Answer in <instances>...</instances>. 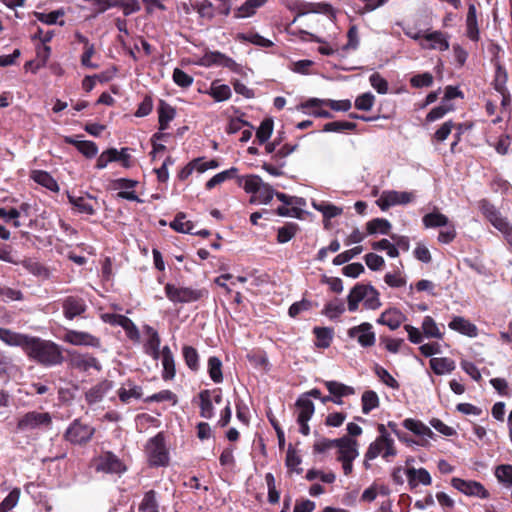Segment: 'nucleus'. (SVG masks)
<instances>
[{"instance_id": "obj_1", "label": "nucleus", "mask_w": 512, "mask_h": 512, "mask_svg": "<svg viewBox=\"0 0 512 512\" xmlns=\"http://www.w3.org/2000/svg\"><path fill=\"white\" fill-rule=\"evenodd\" d=\"M28 348L30 357L43 365H58L63 361L60 348L51 341L31 339Z\"/></svg>"}, {"instance_id": "obj_2", "label": "nucleus", "mask_w": 512, "mask_h": 512, "mask_svg": "<svg viewBox=\"0 0 512 512\" xmlns=\"http://www.w3.org/2000/svg\"><path fill=\"white\" fill-rule=\"evenodd\" d=\"M363 301L368 309L375 310L381 306L378 291L371 285L357 284L348 295L349 311H356L359 302Z\"/></svg>"}, {"instance_id": "obj_3", "label": "nucleus", "mask_w": 512, "mask_h": 512, "mask_svg": "<svg viewBox=\"0 0 512 512\" xmlns=\"http://www.w3.org/2000/svg\"><path fill=\"white\" fill-rule=\"evenodd\" d=\"M478 207L491 225L503 235L507 242L512 244V223L486 199L479 201Z\"/></svg>"}, {"instance_id": "obj_4", "label": "nucleus", "mask_w": 512, "mask_h": 512, "mask_svg": "<svg viewBox=\"0 0 512 512\" xmlns=\"http://www.w3.org/2000/svg\"><path fill=\"white\" fill-rule=\"evenodd\" d=\"M167 298L175 303L195 302L208 294L205 289H195L191 287H176L173 284L165 285Z\"/></svg>"}, {"instance_id": "obj_5", "label": "nucleus", "mask_w": 512, "mask_h": 512, "mask_svg": "<svg viewBox=\"0 0 512 512\" xmlns=\"http://www.w3.org/2000/svg\"><path fill=\"white\" fill-rule=\"evenodd\" d=\"M397 455V450L394 446V440L393 439H387L385 442L379 443V438H376L375 441H373L366 453H365V461L364 465L366 468H369L368 461L373 460L377 458L378 456H382L383 459L386 461H389L390 457H395Z\"/></svg>"}, {"instance_id": "obj_6", "label": "nucleus", "mask_w": 512, "mask_h": 512, "mask_svg": "<svg viewBox=\"0 0 512 512\" xmlns=\"http://www.w3.org/2000/svg\"><path fill=\"white\" fill-rule=\"evenodd\" d=\"M97 472L122 474L127 468L125 464L112 452H104L94 460Z\"/></svg>"}, {"instance_id": "obj_7", "label": "nucleus", "mask_w": 512, "mask_h": 512, "mask_svg": "<svg viewBox=\"0 0 512 512\" xmlns=\"http://www.w3.org/2000/svg\"><path fill=\"white\" fill-rule=\"evenodd\" d=\"M146 450L152 465L164 466L168 463V452L165 447L164 437L161 434L150 439Z\"/></svg>"}, {"instance_id": "obj_8", "label": "nucleus", "mask_w": 512, "mask_h": 512, "mask_svg": "<svg viewBox=\"0 0 512 512\" xmlns=\"http://www.w3.org/2000/svg\"><path fill=\"white\" fill-rule=\"evenodd\" d=\"M68 365L75 370H78L80 372H87L91 368L100 371L102 369L101 364L99 361L89 355V354H82L78 353L76 351H70L68 353Z\"/></svg>"}, {"instance_id": "obj_9", "label": "nucleus", "mask_w": 512, "mask_h": 512, "mask_svg": "<svg viewBox=\"0 0 512 512\" xmlns=\"http://www.w3.org/2000/svg\"><path fill=\"white\" fill-rule=\"evenodd\" d=\"M94 434V428L75 420L67 429L65 438L72 444H84L88 442Z\"/></svg>"}, {"instance_id": "obj_10", "label": "nucleus", "mask_w": 512, "mask_h": 512, "mask_svg": "<svg viewBox=\"0 0 512 512\" xmlns=\"http://www.w3.org/2000/svg\"><path fill=\"white\" fill-rule=\"evenodd\" d=\"M296 407L298 409L297 423L300 425V432L307 436L310 433L308 421L314 414V404L307 396H303L296 401Z\"/></svg>"}, {"instance_id": "obj_11", "label": "nucleus", "mask_w": 512, "mask_h": 512, "mask_svg": "<svg viewBox=\"0 0 512 512\" xmlns=\"http://www.w3.org/2000/svg\"><path fill=\"white\" fill-rule=\"evenodd\" d=\"M414 195L411 192L384 191L376 201L381 210L385 211L391 206L403 205L412 202Z\"/></svg>"}, {"instance_id": "obj_12", "label": "nucleus", "mask_w": 512, "mask_h": 512, "mask_svg": "<svg viewBox=\"0 0 512 512\" xmlns=\"http://www.w3.org/2000/svg\"><path fill=\"white\" fill-rule=\"evenodd\" d=\"M51 421L49 413L33 411L27 413L19 420L18 427L22 430H32L41 426L48 427Z\"/></svg>"}, {"instance_id": "obj_13", "label": "nucleus", "mask_w": 512, "mask_h": 512, "mask_svg": "<svg viewBox=\"0 0 512 512\" xmlns=\"http://www.w3.org/2000/svg\"><path fill=\"white\" fill-rule=\"evenodd\" d=\"M348 336L356 339L362 347H371L375 344V334L370 323H362L348 330Z\"/></svg>"}, {"instance_id": "obj_14", "label": "nucleus", "mask_w": 512, "mask_h": 512, "mask_svg": "<svg viewBox=\"0 0 512 512\" xmlns=\"http://www.w3.org/2000/svg\"><path fill=\"white\" fill-rule=\"evenodd\" d=\"M451 484L455 489L468 496L487 498L489 495L484 486L476 481H466L461 478H453L451 480Z\"/></svg>"}, {"instance_id": "obj_15", "label": "nucleus", "mask_w": 512, "mask_h": 512, "mask_svg": "<svg viewBox=\"0 0 512 512\" xmlns=\"http://www.w3.org/2000/svg\"><path fill=\"white\" fill-rule=\"evenodd\" d=\"M64 341L77 346L99 347V338L87 332L68 330L64 335Z\"/></svg>"}, {"instance_id": "obj_16", "label": "nucleus", "mask_w": 512, "mask_h": 512, "mask_svg": "<svg viewBox=\"0 0 512 512\" xmlns=\"http://www.w3.org/2000/svg\"><path fill=\"white\" fill-rule=\"evenodd\" d=\"M62 308L64 316L72 320L77 316H80L86 311V303L84 299L77 296H68L62 301Z\"/></svg>"}, {"instance_id": "obj_17", "label": "nucleus", "mask_w": 512, "mask_h": 512, "mask_svg": "<svg viewBox=\"0 0 512 512\" xmlns=\"http://www.w3.org/2000/svg\"><path fill=\"white\" fill-rule=\"evenodd\" d=\"M336 447L338 448L339 461L354 460L359 455L358 442L348 436L339 438Z\"/></svg>"}, {"instance_id": "obj_18", "label": "nucleus", "mask_w": 512, "mask_h": 512, "mask_svg": "<svg viewBox=\"0 0 512 512\" xmlns=\"http://www.w3.org/2000/svg\"><path fill=\"white\" fill-rule=\"evenodd\" d=\"M423 39L429 44L420 42V45L424 49H438L440 51H446L449 49V42L445 33L441 31H433L423 35Z\"/></svg>"}, {"instance_id": "obj_19", "label": "nucleus", "mask_w": 512, "mask_h": 512, "mask_svg": "<svg viewBox=\"0 0 512 512\" xmlns=\"http://www.w3.org/2000/svg\"><path fill=\"white\" fill-rule=\"evenodd\" d=\"M113 388V382L109 380H103L91 387L85 393V399L88 404L93 405L103 400L105 395Z\"/></svg>"}, {"instance_id": "obj_20", "label": "nucleus", "mask_w": 512, "mask_h": 512, "mask_svg": "<svg viewBox=\"0 0 512 512\" xmlns=\"http://www.w3.org/2000/svg\"><path fill=\"white\" fill-rule=\"evenodd\" d=\"M144 331L148 336L146 343L144 345L145 351L148 355H150L153 359L157 360L160 358V337L158 332L153 329L149 325L144 326Z\"/></svg>"}, {"instance_id": "obj_21", "label": "nucleus", "mask_w": 512, "mask_h": 512, "mask_svg": "<svg viewBox=\"0 0 512 512\" xmlns=\"http://www.w3.org/2000/svg\"><path fill=\"white\" fill-rule=\"evenodd\" d=\"M329 106L331 109L335 111H348L351 108L350 100H325L318 98H311L307 100L302 107H322Z\"/></svg>"}, {"instance_id": "obj_22", "label": "nucleus", "mask_w": 512, "mask_h": 512, "mask_svg": "<svg viewBox=\"0 0 512 512\" xmlns=\"http://www.w3.org/2000/svg\"><path fill=\"white\" fill-rule=\"evenodd\" d=\"M405 474L411 489L416 488L419 484L428 486L432 482L430 473L425 468L416 469L411 467L406 470Z\"/></svg>"}, {"instance_id": "obj_23", "label": "nucleus", "mask_w": 512, "mask_h": 512, "mask_svg": "<svg viewBox=\"0 0 512 512\" xmlns=\"http://www.w3.org/2000/svg\"><path fill=\"white\" fill-rule=\"evenodd\" d=\"M110 321L112 324L121 326L129 339L135 342H139L140 333L133 321L124 315H111Z\"/></svg>"}, {"instance_id": "obj_24", "label": "nucleus", "mask_w": 512, "mask_h": 512, "mask_svg": "<svg viewBox=\"0 0 512 512\" xmlns=\"http://www.w3.org/2000/svg\"><path fill=\"white\" fill-rule=\"evenodd\" d=\"M28 205L27 204H21L19 208H11L6 209L2 208L1 214H2V221H4L7 224L12 225L15 228H18L21 226L20 218L24 215L27 217L28 213Z\"/></svg>"}, {"instance_id": "obj_25", "label": "nucleus", "mask_w": 512, "mask_h": 512, "mask_svg": "<svg viewBox=\"0 0 512 512\" xmlns=\"http://www.w3.org/2000/svg\"><path fill=\"white\" fill-rule=\"evenodd\" d=\"M201 63L206 66L219 65L230 69H235L237 66L233 59L218 51L205 53L202 57Z\"/></svg>"}, {"instance_id": "obj_26", "label": "nucleus", "mask_w": 512, "mask_h": 512, "mask_svg": "<svg viewBox=\"0 0 512 512\" xmlns=\"http://www.w3.org/2000/svg\"><path fill=\"white\" fill-rule=\"evenodd\" d=\"M405 320V315L398 309H389L381 314L378 323L388 326L391 330H396Z\"/></svg>"}, {"instance_id": "obj_27", "label": "nucleus", "mask_w": 512, "mask_h": 512, "mask_svg": "<svg viewBox=\"0 0 512 512\" xmlns=\"http://www.w3.org/2000/svg\"><path fill=\"white\" fill-rule=\"evenodd\" d=\"M449 328L468 337H476L478 335L476 325L461 316H455L449 323Z\"/></svg>"}, {"instance_id": "obj_28", "label": "nucleus", "mask_w": 512, "mask_h": 512, "mask_svg": "<svg viewBox=\"0 0 512 512\" xmlns=\"http://www.w3.org/2000/svg\"><path fill=\"white\" fill-rule=\"evenodd\" d=\"M69 202L78 210L80 213H84L87 215L95 214V208L92 203L94 201L97 202L95 198L90 195L87 196H74L68 194Z\"/></svg>"}, {"instance_id": "obj_29", "label": "nucleus", "mask_w": 512, "mask_h": 512, "mask_svg": "<svg viewBox=\"0 0 512 512\" xmlns=\"http://www.w3.org/2000/svg\"><path fill=\"white\" fill-rule=\"evenodd\" d=\"M160 357L163 365V379L171 380L175 377V361L174 356L168 346H164L161 350Z\"/></svg>"}, {"instance_id": "obj_30", "label": "nucleus", "mask_w": 512, "mask_h": 512, "mask_svg": "<svg viewBox=\"0 0 512 512\" xmlns=\"http://www.w3.org/2000/svg\"><path fill=\"white\" fill-rule=\"evenodd\" d=\"M466 27L467 36L471 40L477 41L479 39V29L477 23V11L476 6L474 4H470L468 7V12L466 16Z\"/></svg>"}, {"instance_id": "obj_31", "label": "nucleus", "mask_w": 512, "mask_h": 512, "mask_svg": "<svg viewBox=\"0 0 512 512\" xmlns=\"http://www.w3.org/2000/svg\"><path fill=\"white\" fill-rule=\"evenodd\" d=\"M31 178L39 185L53 192L59 191V185L56 180L46 171L35 170L31 173Z\"/></svg>"}, {"instance_id": "obj_32", "label": "nucleus", "mask_w": 512, "mask_h": 512, "mask_svg": "<svg viewBox=\"0 0 512 512\" xmlns=\"http://www.w3.org/2000/svg\"><path fill=\"white\" fill-rule=\"evenodd\" d=\"M403 426L406 429L410 430L411 432H413L414 434L419 435V436H423V437H427V438H432L434 436V433L432 432V430L419 420H415V419H411V418L405 419L403 421Z\"/></svg>"}, {"instance_id": "obj_33", "label": "nucleus", "mask_w": 512, "mask_h": 512, "mask_svg": "<svg viewBox=\"0 0 512 512\" xmlns=\"http://www.w3.org/2000/svg\"><path fill=\"white\" fill-rule=\"evenodd\" d=\"M187 216L183 212L177 213L175 219L170 223V227L179 233H194V224L192 221L186 219Z\"/></svg>"}, {"instance_id": "obj_34", "label": "nucleus", "mask_w": 512, "mask_h": 512, "mask_svg": "<svg viewBox=\"0 0 512 512\" xmlns=\"http://www.w3.org/2000/svg\"><path fill=\"white\" fill-rule=\"evenodd\" d=\"M268 0H246L235 13L237 18H247L256 13V10L262 7Z\"/></svg>"}, {"instance_id": "obj_35", "label": "nucleus", "mask_w": 512, "mask_h": 512, "mask_svg": "<svg viewBox=\"0 0 512 512\" xmlns=\"http://www.w3.org/2000/svg\"><path fill=\"white\" fill-rule=\"evenodd\" d=\"M118 396L121 402L128 404L132 399H140L142 397V389L140 386L128 383L118 390Z\"/></svg>"}, {"instance_id": "obj_36", "label": "nucleus", "mask_w": 512, "mask_h": 512, "mask_svg": "<svg viewBox=\"0 0 512 512\" xmlns=\"http://www.w3.org/2000/svg\"><path fill=\"white\" fill-rule=\"evenodd\" d=\"M159 130L163 131L168 128V124L175 117V109L164 101L160 102L159 108Z\"/></svg>"}, {"instance_id": "obj_37", "label": "nucleus", "mask_w": 512, "mask_h": 512, "mask_svg": "<svg viewBox=\"0 0 512 512\" xmlns=\"http://www.w3.org/2000/svg\"><path fill=\"white\" fill-rule=\"evenodd\" d=\"M325 386L331 395L337 398L353 395L355 390L353 387L345 385L337 381H325Z\"/></svg>"}, {"instance_id": "obj_38", "label": "nucleus", "mask_w": 512, "mask_h": 512, "mask_svg": "<svg viewBox=\"0 0 512 512\" xmlns=\"http://www.w3.org/2000/svg\"><path fill=\"white\" fill-rule=\"evenodd\" d=\"M430 366L436 374L443 375L453 371L455 368V363L453 360L446 357L432 358L430 360Z\"/></svg>"}, {"instance_id": "obj_39", "label": "nucleus", "mask_w": 512, "mask_h": 512, "mask_svg": "<svg viewBox=\"0 0 512 512\" xmlns=\"http://www.w3.org/2000/svg\"><path fill=\"white\" fill-rule=\"evenodd\" d=\"M422 221L426 228L443 227L449 224L448 217L438 211L426 214Z\"/></svg>"}, {"instance_id": "obj_40", "label": "nucleus", "mask_w": 512, "mask_h": 512, "mask_svg": "<svg viewBox=\"0 0 512 512\" xmlns=\"http://www.w3.org/2000/svg\"><path fill=\"white\" fill-rule=\"evenodd\" d=\"M494 67H495V76H494V80H493L494 89L498 93L507 92L506 83L508 80V74H507L506 69L501 65L500 62H496V66H494Z\"/></svg>"}, {"instance_id": "obj_41", "label": "nucleus", "mask_w": 512, "mask_h": 512, "mask_svg": "<svg viewBox=\"0 0 512 512\" xmlns=\"http://www.w3.org/2000/svg\"><path fill=\"white\" fill-rule=\"evenodd\" d=\"M23 266L34 276H37L42 279L50 278V270L45 267L43 264L35 261L33 259H27L23 261Z\"/></svg>"}, {"instance_id": "obj_42", "label": "nucleus", "mask_w": 512, "mask_h": 512, "mask_svg": "<svg viewBox=\"0 0 512 512\" xmlns=\"http://www.w3.org/2000/svg\"><path fill=\"white\" fill-rule=\"evenodd\" d=\"M316 336L315 345L318 348H328L333 338V330L327 327H315L313 330Z\"/></svg>"}, {"instance_id": "obj_43", "label": "nucleus", "mask_w": 512, "mask_h": 512, "mask_svg": "<svg viewBox=\"0 0 512 512\" xmlns=\"http://www.w3.org/2000/svg\"><path fill=\"white\" fill-rule=\"evenodd\" d=\"M200 399V415L203 418H212L214 411L211 399V392L209 390H203L199 394Z\"/></svg>"}, {"instance_id": "obj_44", "label": "nucleus", "mask_w": 512, "mask_h": 512, "mask_svg": "<svg viewBox=\"0 0 512 512\" xmlns=\"http://www.w3.org/2000/svg\"><path fill=\"white\" fill-rule=\"evenodd\" d=\"M65 140L67 143L75 145L77 149L86 157L92 158L98 152L97 145L92 141H78L70 137H67Z\"/></svg>"}, {"instance_id": "obj_45", "label": "nucleus", "mask_w": 512, "mask_h": 512, "mask_svg": "<svg viewBox=\"0 0 512 512\" xmlns=\"http://www.w3.org/2000/svg\"><path fill=\"white\" fill-rule=\"evenodd\" d=\"M34 16L38 21L47 25L58 23L60 26H63L65 24L64 20L58 21L60 17L64 16V11L61 9L52 11L50 13L34 12Z\"/></svg>"}, {"instance_id": "obj_46", "label": "nucleus", "mask_w": 512, "mask_h": 512, "mask_svg": "<svg viewBox=\"0 0 512 512\" xmlns=\"http://www.w3.org/2000/svg\"><path fill=\"white\" fill-rule=\"evenodd\" d=\"M312 206L315 210L321 212L325 219H330L333 217H336L342 213V209L329 204L327 202L321 201V202H315L313 201Z\"/></svg>"}, {"instance_id": "obj_47", "label": "nucleus", "mask_w": 512, "mask_h": 512, "mask_svg": "<svg viewBox=\"0 0 512 512\" xmlns=\"http://www.w3.org/2000/svg\"><path fill=\"white\" fill-rule=\"evenodd\" d=\"M391 229V224L383 218H376L367 223V231L369 234L380 233L386 235Z\"/></svg>"}, {"instance_id": "obj_48", "label": "nucleus", "mask_w": 512, "mask_h": 512, "mask_svg": "<svg viewBox=\"0 0 512 512\" xmlns=\"http://www.w3.org/2000/svg\"><path fill=\"white\" fill-rule=\"evenodd\" d=\"M159 505L156 499V492L154 490H149L145 493L142 502L139 506L140 512H159Z\"/></svg>"}, {"instance_id": "obj_49", "label": "nucleus", "mask_w": 512, "mask_h": 512, "mask_svg": "<svg viewBox=\"0 0 512 512\" xmlns=\"http://www.w3.org/2000/svg\"><path fill=\"white\" fill-rule=\"evenodd\" d=\"M208 372L213 382L221 383L223 381L222 362L218 357L213 356L209 358Z\"/></svg>"}, {"instance_id": "obj_50", "label": "nucleus", "mask_w": 512, "mask_h": 512, "mask_svg": "<svg viewBox=\"0 0 512 512\" xmlns=\"http://www.w3.org/2000/svg\"><path fill=\"white\" fill-rule=\"evenodd\" d=\"M301 457L297 454V451L292 445H289L286 454V466L290 472H296L297 474L302 473V469L298 466L301 464Z\"/></svg>"}, {"instance_id": "obj_51", "label": "nucleus", "mask_w": 512, "mask_h": 512, "mask_svg": "<svg viewBox=\"0 0 512 512\" xmlns=\"http://www.w3.org/2000/svg\"><path fill=\"white\" fill-rule=\"evenodd\" d=\"M2 341L15 346L27 345L29 347L30 340L18 333H14L10 330L2 329Z\"/></svg>"}, {"instance_id": "obj_52", "label": "nucleus", "mask_w": 512, "mask_h": 512, "mask_svg": "<svg viewBox=\"0 0 512 512\" xmlns=\"http://www.w3.org/2000/svg\"><path fill=\"white\" fill-rule=\"evenodd\" d=\"M345 311V305L340 299H334L325 305L323 314L330 319H335L343 314Z\"/></svg>"}, {"instance_id": "obj_53", "label": "nucleus", "mask_w": 512, "mask_h": 512, "mask_svg": "<svg viewBox=\"0 0 512 512\" xmlns=\"http://www.w3.org/2000/svg\"><path fill=\"white\" fill-rule=\"evenodd\" d=\"M422 330L426 337H432L442 339L443 334L439 330L436 322L430 316H426L423 319Z\"/></svg>"}, {"instance_id": "obj_54", "label": "nucleus", "mask_w": 512, "mask_h": 512, "mask_svg": "<svg viewBox=\"0 0 512 512\" xmlns=\"http://www.w3.org/2000/svg\"><path fill=\"white\" fill-rule=\"evenodd\" d=\"M183 357L187 366L191 370L197 371L199 369V355L195 348L192 346H184Z\"/></svg>"}, {"instance_id": "obj_55", "label": "nucleus", "mask_w": 512, "mask_h": 512, "mask_svg": "<svg viewBox=\"0 0 512 512\" xmlns=\"http://www.w3.org/2000/svg\"><path fill=\"white\" fill-rule=\"evenodd\" d=\"M379 405L378 395L374 391H365L362 395V411L368 414Z\"/></svg>"}, {"instance_id": "obj_56", "label": "nucleus", "mask_w": 512, "mask_h": 512, "mask_svg": "<svg viewBox=\"0 0 512 512\" xmlns=\"http://www.w3.org/2000/svg\"><path fill=\"white\" fill-rule=\"evenodd\" d=\"M236 172H237V168L232 167L228 170L222 171V172L214 175L210 180L207 181L206 188L210 190V189L214 188L216 185L221 184L222 182L226 181L227 179L233 178L234 175L236 174Z\"/></svg>"}, {"instance_id": "obj_57", "label": "nucleus", "mask_w": 512, "mask_h": 512, "mask_svg": "<svg viewBox=\"0 0 512 512\" xmlns=\"http://www.w3.org/2000/svg\"><path fill=\"white\" fill-rule=\"evenodd\" d=\"M273 131V120L270 118L264 119L256 131V137L259 142L265 143L271 136Z\"/></svg>"}, {"instance_id": "obj_58", "label": "nucleus", "mask_w": 512, "mask_h": 512, "mask_svg": "<svg viewBox=\"0 0 512 512\" xmlns=\"http://www.w3.org/2000/svg\"><path fill=\"white\" fill-rule=\"evenodd\" d=\"M298 226L295 223H289L278 229L277 241L279 243H286L290 241L297 233Z\"/></svg>"}, {"instance_id": "obj_59", "label": "nucleus", "mask_w": 512, "mask_h": 512, "mask_svg": "<svg viewBox=\"0 0 512 512\" xmlns=\"http://www.w3.org/2000/svg\"><path fill=\"white\" fill-rule=\"evenodd\" d=\"M356 124L348 121H334L328 122L324 125L323 131L325 132H342L345 130H354Z\"/></svg>"}, {"instance_id": "obj_60", "label": "nucleus", "mask_w": 512, "mask_h": 512, "mask_svg": "<svg viewBox=\"0 0 512 512\" xmlns=\"http://www.w3.org/2000/svg\"><path fill=\"white\" fill-rule=\"evenodd\" d=\"M371 246L374 250H386L387 255L391 258H395L399 255L397 247L388 239H381L380 241L373 242Z\"/></svg>"}, {"instance_id": "obj_61", "label": "nucleus", "mask_w": 512, "mask_h": 512, "mask_svg": "<svg viewBox=\"0 0 512 512\" xmlns=\"http://www.w3.org/2000/svg\"><path fill=\"white\" fill-rule=\"evenodd\" d=\"M362 250H363L362 246H356L350 250L342 252V253L338 254L333 259V264L337 265V266L342 265V264L350 261L352 258L357 256L358 254H360L362 252Z\"/></svg>"}, {"instance_id": "obj_62", "label": "nucleus", "mask_w": 512, "mask_h": 512, "mask_svg": "<svg viewBox=\"0 0 512 512\" xmlns=\"http://www.w3.org/2000/svg\"><path fill=\"white\" fill-rule=\"evenodd\" d=\"M453 109L452 105L442 102L441 105L433 108L426 116L428 122L436 121Z\"/></svg>"}, {"instance_id": "obj_63", "label": "nucleus", "mask_w": 512, "mask_h": 512, "mask_svg": "<svg viewBox=\"0 0 512 512\" xmlns=\"http://www.w3.org/2000/svg\"><path fill=\"white\" fill-rule=\"evenodd\" d=\"M193 7L203 18L212 19L214 16L213 4L208 0L199 1Z\"/></svg>"}, {"instance_id": "obj_64", "label": "nucleus", "mask_w": 512, "mask_h": 512, "mask_svg": "<svg viewBox=\"0 0 512 512\" xmlns=\"http://www.w3.org/2000/svg\"><path fill=\"white\" fill-rule=\"evenodd\" d=\"M495 475L500 482L512 485V466L500 465L496 468Z\"/></svg>"}]
</instances>
